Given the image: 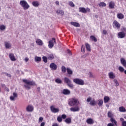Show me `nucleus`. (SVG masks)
<instances>
[{"label": "nucleus", "instance_id": "37", "mask_svg": "<svg viewBox=\"0 0 126 126\" xmlns=\"http://www.w3.org/2000/svg\"><path fill=\"white\" fill-rule=\"evenodd\" d=\"M66 70H67V72L68 74H70V75L72 74L73 71H72V70H71V69H70V68H67Z\"/></svg>", "mask_w": 126, "mask_h": 126}, {"label": "nucleus", "instance_id": "25", "mask_svg": "<svg viewBox=\"0 0 126 126\" xmlns=\"http://www.w3.org/2000/svg\"><path fill=\"white\" fill-rule=\"evenodd\" d=\"M104 103H108L110 101V97L109 96H104L103 99Z\"/></svg>", "mask_w": 126, "mask_h": 126}, {"label": "nucleus", "instance_id": "3", "mask_svg": "<svg viewBox=\"0 0 126 126\" xmlns=\"http://www.w3.org/2000/svg\"><path fill=\"white\" fill-rule=\"evenodd\" d=\"M20 4L24 10H27L30 7L29 4L25 0H22L20 1Z\"/></svg>", "mask_w": 126, "mask_h": 126}, {"label": "nucleus", "instance_id": "27", "mask_svg": "<svg viewBox=\"0 0 126 126\" xmlns=\"http://www.w3.org/2000/svg\"><path fill=\"white\" fill-rule=\"evenodd\" d=\"M117 17L119 19H124L125 16H124V14L122 13H119L117 14Z\"/></svg>", "mask_w": 126, "mask_h": 126}, {"label": "nucleus", "instance_id": "64", "mask_svg": "<svg viewBox=\"0 0 126 126\" xmlns=\"http://www.w3.org/2000/svg\"><path fill=\"white\" fill-rule=\"evenodd\" d=\"M87 50L88 52H90V51H91V48H87Z\"/></svg>", "mask_w": 126, "mask_h": 126}, {"label": "nucleus", "instance_id": "48", "mask_svg": "<svg viewBox=\"0 0 126 126\" xmlns=\"http://www.w3.org/2000/svg\"><path fill=\"white\" fill-rule=\"evenodd\" d=\"M88 56H89V53H87V54H85L84 55H82L81 56V58L82 59H85V58H86V57H87Z\"/></svg>", "mask_w": 126, "mask_h": 126}, {"label": "nucleus", "instance_id": "10", "mask_svg": "<svg viewBox=\"0 0 126 126\" xmlns=\"http://www.w3.org/2000/svg\"><path fill=\"white\" fill-rule=\"evenodd\" d=\"M27 112H31L34 111V107L31 105H28L26 108Z\"/></svg>", "mask_w": 126, "mask_h": 126}, {"label": "nucleus", "instance_id": "24", "mask_svg": "<svg viewBox=\"0 0 126 126\" xmlns=\"http://www.w3.org/2000/svg\"><path fill=\"white\" fill-rule=\"evenodd\" d=\"M110 122L112 123V124H114L115 126H118V122L113 118L110 119Z\"/></svg>", "mask_w": 126, "mask_h": 126}, {"label": "nucleus", "instance_id": "30", "mask_svg": "<svg viewBox=\"0 0 126 126\" xmlns=\"http://www.w3.org/2000/svg\"><path fill=\"white\" fill-rule=\"evenodd\" d=\"M90 105L91 106H93V107H94V106H96V101H95V100H91L90 103Z\"/></svg>", "mask_w": 126, "mask_h": 126}, {"label": "nucleus", "instance_id": "49", "mask_svg": "<svg viewBox=\"0 0 126 126\" xmlns=\"http://www.w3.org/2000/svg\"><path fill=\"white\" fill-rule=\"evenodd\" d=\"M67 53L70 56H72V53H71V51L69 49H67Z\"/></svg>", "mask_w": 126, "mask_h": 126}, {"label": "nucleus", "instance_id": "15", "mask_svg": "<svg viewBox=\"0 0 126 126\" xmlns=\"http://www.w3.org/2000/svg\"><path fill=\"white\" fill-rule=\"evenodd\" d=\"M17 93H13V96H10V99L11 101H14V100H15V98H17Z\"/></svg>", "mask_w": 126, "mask_h": 126}, {"label": "nucleus", "instance_id": "4", "mask_svg": "<svg viewBox=\"0 0 126 126\" xmlns=\"http://www.w3.org/2000/svg\"><path fill=\"white\" fill-rule=\"evenodd\" d=\"M64 83H66L67 86H68V87H69L70 88H71V89H73V84H72V83H71V80H70V79H69V78L65 77L64 78Z\"/></svg>", "mask_w": 126, "mask_h": 126}, {"label": "nucleus", "instance_id": "22", "mask_svg": "<svg viewBox=\"0 0 126 126\" xmlns=\"http://www.w3.org/2000/svg\"><path fill=\"white\" fill-rule=\"evenodd\" d=\"M36 43L38 46H43V41L40 39H36Z\"/></svg>", "mask_w": 126, "mask_h": 126}, {"label": "nucleus", "instance_id": "36", "mask_svg": "<svg viewBox=\"0 0 126 126\" xmlns=\"http://www.w3.org/2000/svg\"><path fill=\"white\" fill-rule=\"evenodd\" d=\"M98 105L99 107L103 106V99H100L98 100Z\"/></svg>", "mask_w": 126, "mask_h": 126}, {"label": "nucleus", "instance_id": "56", "mask_svg": "<svg viewBox=\"0 0 126 126\" xmlns=\"http://www.w3.org/2000/svg\"><path fill=\"white\" fill-rule=\"evenodd\" d=\"M85 45H86V48H90V45H89V44L86 43Z\"/></svg>", "mask_w": 126, "mask_h": 126}, {"label": "nucleus", "instance_id": "31", "mask_svg": "<svg viewBox=\"0 0 126 126\" xmlns=\"http://www.w3.org/2000/svg\"><path fill=\"white\" fill-rule=\"evenodd\" d=\"M107 116L108 118H110V119H112L114 116V114L112 113V111H108L107 113Z\"/></svg>", "mask_w": 126, "mask_h": 126}, {"label": "nucleus", "instance_id": "8", "mask_svg": "<svg viewBox=\"0 0 126 126\" xmlns=\"http://www.w3.org/2000/svg\"><path fill=\"white\" fill-rule=\"evenodd\" d=\"M49 66L52 70H57L58 68V66L54 63H51Z\"/></svg>", "mask_w": 126, "mask_h": 126}, {"label": "nucleus", "instance_id": "35", "mask_svg": "<svg viewBox=\"0 0 126 126\" xmlns=\"http://www.w3.org/2000/svg\"><path fill=\"white\" fill-rule=\"evenodd\" d=\"M61 69L63 73H65V72H66V68L65 66L63 65L62 66Z\"/></svg>", "mask_w": 126, "mask_h": 126}, {"label": "nucleus", "instance_id": "50", "mask_svg": "<svg viewBox=\"0 0 126 126\" xmlns=\"http://www.w3.org/2000/svg\"><path fill=\"white\" fill-rule=\"evenodd\" d=\"M92 100V97H89L87 99V102L88 103H89V102H91V101Z\"/></svg>", "mask_w": 126, "mask_h": 126}, {"label": "nucleus", "instance_id": "11", "mask_svg": "<svg viewBox=\"0 0 126 126\" xmlns=\"http://www.w3.org/2000/svg\"><path fill=\"white\" fill-rule=\"evenodd\" d=\"M126 37V33L124 32H120L118 33V37L120 39H123V38H125Z\"/></svg>", "mask_w": 126, "mask_h": 126}, {"label": "nucleus", "instance_id": "5", "mask_svg": "<svg viewBox=\"0 0 126 126\" xmlns=\"http://www.w3.org/2000/svg\"><path fill=\"white\" fill-rule=\"evenodd\" d=\"M73 82L77 85H84V81L81 79L75 78L73 79Z\"/></svg>", "mask_w": 126, "mask_h": 126}, {"label": "nucleus", "instance_id": "58", "mask_svg": "<svg viewBox=\"0 0 126 126\" xmlns=\"http://www.w3.org/2000/svg\"><path fill=\"white\" fill-rule=\"evenodd\" d=\"M5 90L7 91V92H9V89L6 87L5 88Z\"/></svg>", "mask_w": 126, "mask_h": 126}, {"label": "nucleus", "instance_id": "13", "mask_svg": "<svg viewBox=\"0 0 126 126\" xmlns=\"http://www.w3.org/2000/svg\"><path fill=\"white\" fill-rule=\"evenodd\" d=\"M113 24L115 26V28H117V29H120L121 28V24H120L118 21H114Z\"/></svg>", "mask_w": 126, "mask_h": 126}, {"label": "nucleus", "instance_id": "18", "mask_svg": "<svg viewBox=\"0 0 126 126\" xmlns=\"http://www.w3.org/2000/svg\"><path fill=\"white\" fill-rule=\"evenodd\" d=\"M108 76L110 79H114V78H116V75L114 74L113 72H109L108 73Z\"/></svg>", "mask_w": 126, "mask_h": 126}, {"label": "nucleus", "instance_id": "21", "mask_svg": "<svg viewBox=\"0 0 126 126\" xmlns=\"http://www.w3.org/2000/svg\"><path fill=\"white\" fill-rule=\"evenodd\" d=\"M120 62L122 63V64L125 66V67H126V59L124 58H121L120 60Z\"/></svg>", "mask_w": 126, "mask_h": 126}, {"label": "nucleus", "instance_id": "45", "mask_svg": "<svg viewBox=\"0 0 126 126\" xmlns=\"http://www.w3.org/2000/svg\"><path fill=\"white\" fill-rule=\"evenodd\" d=\"M114 82L115 83V86H119V82H118V80L117 79H114Z\"/></svg>", "mask_w": 126, "mask_h": 126}, {"label": "nucleus", "instance_id": "28", "mask_svg": "<svg viewBox=\"0 0 126 126\" xmlns=\"http://www.w3.org/2000/svg\"><path fill=\"white\" fill-rule=\"evenodd\" d=\"M65 123H66V124H71V118H66L65 120H64Z\"/></svg>", "mask_w": 126, "mask_h": 126}, {"label": "nucleus", "instance_id": "23", "mask_svg": "<svg viewBox=\"0 0 126 126\" xmlns=\"http://www.w3.org/2000/svg\"><path fill=\"white\" fill-rule=\"evenodd\" d=\"M71 25H73V26H74L75 27H80V25L78 24V23L74 22H70Z\"/></svg>", "mask_w": 126, "mask_h": 126}, {"label": "nucleus", "instance_id": "19", "mask_svg": "<svg viewBox=\"0 0 126 126\" xmlns=\"http://www.w3.org/2000/svg\"><path fill=\"white\" fill-rule=\"evenodd\" d=\"M32 4L33 6H34V7H38L40 5V2L38 1H33L32 2Z\"/></svg>", "mask_w": 126, "mask_h": 126}, {"label": "nucleus", "instance_id": "6", "mask_svg": "<svg viewBox=\"0 0 126 126\" xmlns=\"http://www.w3.org/2000/svg\"><path fill=\"white\" fill-rule=\"evenodd\" d=\"M79 10L80 12H82V13H87V12H90L91 11L89 8L80 7L79 8Z\"/></svg>", "mask_w": 126, "mask_h": 126}, {"label": "nucleus", "instance_id": "42", "mask_svg": "<svg viewBox=\"0 0 126 126\" xmlns=\"http://www.w3.org/2000/svg\"><path fill=\"white\" fill-rule=\"evenodd\" d=\"M118 69L119 71H120V72H124V71H125V69L124 68V67L121 66L119 67Z\"/></svg>", "mask_w": 126, "mask_h": 126}, {"label": "nucleus", "instance_id": "63", "mask_svg": "<svg viewBox=\"0 0 126 126\" xmlns=\"http://www.w3.org/2000/svg\"><path fill=\"white\" fill-rule=\"evenodd\" d=\"M37 92H38V93H39L40 90V87H38L37 88Z\"/></svg>", "mask_w": 126, "mask_h": 126}, {"label": "nucleus", "instance_id": "9", "mask_svg": "<svg viewBox=\"0 0 126 126\" xmlns=\"http://www.w3.org/2000/svg\"><path fill=\"white\" fill-rule=\"evenodd\" d=\"M50 109L52 113H59V112H60V109L56 108L55 107H54V106H51L50 107Z\"/></svg>", "mask_w": 126, "mask_h": 126}, {"label": "nucleus", "instance_id": "41", "mask_svg": "<svg viewBox=\"0 0 126 126\" xmlns=\"http://www.w3.org/2000/svg\"><path fill=\"white\" fill-rule=\"evenodd\" d=\"M90 38L91 40H92V41H94V42H97V39L96 37H95V36L93 35H91Z\"/></svg>", "mask_w": 126, "mask_h": 126}, {"label": "nucleus", "instance_id": "26", "mask_svg": "<svg viewBox=\"0 0 126 126\" xmlns=\"http://www.w3.org/2000/svg\"><path fill=\"white\" fill-rule=\"evenodd\" d=\"M109 8H114L115 7V3L113 1H111L109 4Z\"/></svg>", "mask_w": 126, "mask_h": 126}, {"label": "nucleus", "instance_id": "43", "mask_svg": "<svg viewBox=\"0 0 126 126\" xmlns=\"http://www.w3.org/2000/svg\"><path fill=\"white\" fill-rule=\"evenodd\" d=\"M57 121L59 123H62L63 122V118L61 116H58L57 117Z\"/></svg>", "mask_w": 126, "mask_h": 126}, {"label": "nucleus", "instance_id": "34", "mask_svg": "<svg viewBox=\"0 0 126 126\" xmlns=\"http://www.w3.org/2000/svg\"><path fill=\"white\" fill-rule=\"evenodd\" d=\"M55 82L58 84H62V83H63V81H62L60 78H57L55 80Z\"/></svg>", "mask_w": 126, "mask_h": 126}, {"label": "nucleus", "instance_id": "57", "mask_svg": "<svg viewBox=\"0 0 126 126\" xmlns=\"http://www.w3.org/2000/svg\"><path fill=\"white\" fill-rule=\"evenodd\" d=\"M39 121L40 123H42V122H43V117H40L39 118Z\"/></svg>", "mask_w": 126, "mask_h": 126}, {"label": "nucleus", "instance_id": "1", "mask_svg": "<svg viewBox=\"0 0 126 126\" xmlns=\"http://www.w3.org/2000/svg\"><path fill=\"white\" fill-rule=\"evenodd\" d=\"M23 82L26 83V84H25L24 86L25 89H26L27 90H29L30 89H31V86H35V85H36V83H35V82L33 81H31L26 79H24L23 80Z\"/></svg>", "mask_w": 126, "mask_h": 126}, {"label": "nucleus", "instance_id": "52", "mask_svg": "<svg viewBox=\"0 0 126 126\" xmlns=\"http://www.w3.org/2000/svg\"><path fill=\"white\" fill-rule=\"evenodd\" d=\"M122 126H126V121H123L122 122Z\"/></svg>", "mask_w": 126, "mask_h": 126}, {"label": "nucleus", "instance_id": "38", "mask_svg": "<svg viewBox=\"0 0 126 126\" xmlns=\"http://www.w3.org/2000/svg\"><path fill=\"white\" fill-rule=\"evenodd\" d=\"M99 6H107V4H106L105 2H101L99 3Z\"/></svg>", "mask_w": 126, "mask_h": 126}, {"label": "nucleus", "instance_id": "47", "mask_svg": "<svg viewBox=\"0 0 126 126\" xmlns=\"http://www.w3.org/2000/svg\"><path fill=\"white\" fill-rule=\"evenodd\" d=\"M69 4L70 6H71L72 7H74V6H75V5H74V4L73 3V2L72 1H70L69 2Z\"/></svg>", "mask_w": 126, "mask_h": 126}, {"label": "nucleus", "instance_id": "20", "mask_svg": "<svg viewBox=\"0 0 126 126\" xmlns=\"http://www.w3.org/2000/svg\"><path fill=\"white\" fill-rule=\"evenodd\" d=\"M86 122L89 125H93L94 124V121L91 118H89L87 120Z\"/></svg>", "mask_w": 126, "mask_h": 126}, {"label": "nucleus", "instance_id": "29", "mask_svg": "<svg viewBox=\"0 0 126 126\" xmlns=\"http://www.w3.org/2000/svg\"><path fill=\"white\" fill-rule=\"evenodd\" d=\"M119 110L120 112H126V109L124 106H121L119 108Z\"/></svg>", "mask_w": 126, "mask_h": 126}, {"label": "nucleus", "instance_id": "54", "mask_svg": "<svg viewBox=\"0 0 126 126\" xmlns=\"http://www.w3.org/2000/svg\"><path fill=\"white\" fill-rule=\"evenodd\" d=\"M107 126H115V124L113 123H109Z\"/></svg>", "mask_w": 126, "mask_h": 126}, {"label": "nucleus", "instance_id": "12", "mask_svg": "<svg viewBox=\"0 0 126 126\" xmlns=\"http://www.w3.org/2000/svg\"><path fill=\"white\" fill-rule=\"evenodd\" d=\"M62 93L63 95H70V91L67 89H64L63 90Z\"/></svg>", "mask_w": 126, "mask_h": 126}, {"label": "nucleus", "instance_id": "62", "mask_svg": "<svg viewBox=\"0 0 126 126\" xmlns=\"http://www.w3.org/2000/svg\"><path fill=\"white\" fill-rule=\"evenodd\" d=\"M40 126H45V122H42L40 124Z\"/></svg>", "mask_w": 126, "mask_h": 126}, {"label": "nucleus", "instance_id": "60", "mask_svg": "<svg viewBox=\"0 0 126 126\" xmlns=\"http://www.w3.org/2000/svg\"><path fill=\"white\" fill-rule=\"evenodd\" d=\"M81 51L82 52H83L84 53L85 52V48H81Z\"/></svg>", "mask_w": 126, "mask_h": 126}, {"label": "nucleus", "instance_id": "32", "mask_svg": "<svg viewBox=\"0 0 126 126\" xmlns=\"http://www.w3.org/2000/svg\"><path fill=\"white\" fill-rule=\"evenodd\" d=\"M54 59H55V56L53 54H50L48 57V59H49V61H52Z\"/></svg>", "mask_w": 126, "mask_h": 126}, {"label": "nucleus", "instance_id": "16", "mask_svg": "<svg viewBox=\"0 0 126 126\" xmlns=\"http://www.w3.org/2000/svg\"><path fill=\"white\" fill-rule=\"evenodd\" d=\"M79 110L80 109L78 106L70 108V111H71V112H79Z\"/></svg>", "mask_w": 126, "mask_h": 126}, {"label": "nucleus", "instance_id": "44", "mask_svg": "<svg viewBox=\"0 0 126 126\" xmlns=\"http://www.w3.org/2000/svg\"><path fill=\"white\" fill-rule=\"evenodd\" d=\"M5 29V26L3 25L0 26V30L1 31L4 30Z\"/></svg>", "mask_w": 126, "mask_h": 126}, {"label": "nucleus", "instance_id": "59", "mask_svg": "<svg viewBox=\"0 0 126 126\" xmlns=\"http://www.w3.org/2000/svg\"><path fill=\"white\" fill-rule=\"evenodd\" d=\"M55 3L57 5H60V1H56Z\"/></svg>", "mask_w": 126, "mask_h": 126}, {"label": "nucleus", "instance_id": "61", "mask_svg": "<svg viewBox=\"0 0 126 126\" xmlns=\"http://www.w3.org/2000/svg\"><path fill=\"white\" fill-rule=\"evenodd\" d=\"M1 87H5V88L6 87V86H5V84H1Z\"/></svg>", "mask_w": 126, "mask_h": 126}, {"label": "nucleus", "instance_id": "51", "mask_svg": "<svg viewBox=\"0 0 126 126\" xmlns=\"http://www.w3.org/2000/svg\"><path fill=\"white\" fill-rule=\"evenodd\" d=\"M61 118L62 119H63V120H64V119H66V115H65V114L62 115V116H61Z\"/></svg>", "mask_w": 126, "mask_h": 126}, {"label": "nucleus", "instance_id": "55", "mask_svg": "<svg viewBox=\"0 0 126 126\" xmlns=\"http://www.w3.org/2000/svg\"><path fill=\"white\" fill-rule=\"evenodd\" d=\"M107 33L108 32H107V31L106 30L103 31V34H104V35H107Z\"/></svg>", "mask_w": 126, "mask_h": 126}, {"label": "nucleus", "instance_id": "7", "mask_svg": "<svg viewBox=\"0 0 126 126\" xmlns=\"http://www.w3.org/2000/svg\"><path fill=\"white\" fill-rule=\"evenodd\" d=\"M55 44H56V39L55 38H52V39L48 42L49 48H53Z\"/></svg>", "mask_w": 126, "mask_h": 126}, {"label": "nucleus", "instance_id": "46", "mask_svg": "<svg viewBox=\"0 0 126 126\" xmlns=\"http://www.w3.org/2000/svg\"><path fill=\"white\" fill-rule=\"evenodd\" d=\"M89 75L90 78H93V77H94V76L93 75V73H92V72H89Z\"/></svg>", "mask_w": 126, "mask_h": 126}, {"label": "nucleus", "instance_id": "39", "mask_svg": "<svg viewBox=\"0 0 126 126\" xmlns=\"http://www.w3.org/2000/svg\"><path fill=\"white\" fill-rule=\"evenodd\" d=\"M5 47L6 48H10L11 44L8 42H5Z\"/></svg>", "mask_w": 126, "mask_h": 126}, {"label": "nucleus", "instance_id": "33", "mask_svg": "<svg viewBox=\"0 0 126 126\" xmlns=\"http://www.w3.org/2000/svg\"><path fill=\"white\" fill-rule=\"evenodd\" d=\"M41 60H42V58L40 57L36 56L34 58L35 62H41Z\"/></svg>", "mask_w": 126, "mask_h": 126}, {"label": "nucleus", "instance_id": "53", "mask_svg": "<svg viewBox=\"0 0 126 126\" xmlns=\"http://www.w3.org/2000/svg\"><path fill=\"white\" fill-rule=\"evenodd\" d=\"M5 74L8 77H11V75H10V74H8V73H5Z\"/></svg>", "mask_w": 126, "mask_h": 126}, {"label": "nucleus", "instance_id": "2", "mask_svg": "<svg viewBox=\"0 0 126 126\" xmlns=\"http://www.w3.org/2000/svg\"><path fill=\"white\" fill-rule=\"evenodd\" d=\"M79 103L78 99L75 97L69 99L68 101V104L70 106H77Z\"/></svg>", "mask_w": 126, "mask_h": 126}, {"label": "nucleus", "instance_id": "17", "mask_svg": "<svg viewBox=\"0 0 126 126\" xmlns=\"http://www.w3.org/2000/svg\"><path fill=\"white\" fill-rule=\"evenodd\" d=\"M56 13L59 15L60 14L61 16H63L64 14V12H63V10H61V9H58L56 11Z\"/></svg>", "mask_w": 126, "mask_h": 126}, {"label": "nucleus", "instance_id": "40", "mask_svg": "<svg viewBox=\"0 0 126 126\" xmlns=\"http://www.w3.org/2000/svg\"><path fill=\"white\" fill-rule=\"evenodd\" d=\"M42 60H43L44 63H48V58H47V57L43 56L42 57Z\"/></svg>", "mask_w": 126, "mask_h": 126}, {"label": "nucleus", "instance_id": "14", "mask_svg": "<svg viewBox=\"0 0 126 126\" xmlns=\"http://www.w3.org/2000/svg\"><path fill=\"white\" fill-rule=\"evenodd\" d=\"M9 57L10 60L12 61V62H15L16 61V59L15 58V57L14 56V54L12 53H10L9 54Z\"/></svg>", "mask_w": 126, "mask_h": 126}]
</instances>
